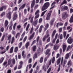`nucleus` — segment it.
Listing matches in <instances>:
<instances>
[{
  "label": "nucleus",
  "instance_id": "62",
  "mask_svg": "<svg viewBox=\"0 0 73 73\" xmlns=\"http://www.w3.org/2000/svg\"><path fill=\"white\" fill-rule=\"evenodd\" d=\"M5 12H3L1 14V16L3 17V16H4L5 15Z\"/></svg>",
  "mask_w": 73,
  "mask_h": 73
},
{
  "label": "nucleus",
  "instance_id": "43",
  "mask_svg": "<svg viewBox=\"0 0 73 73\" xmlns=\"http://www.w3.org/2000/svg\"><path fill=\"white\" fill-rule=\"evenodd\" d=\"M22 66H23V64H20L19 65L18 67V69H20L22 68Z\"/></svg>",
  "mask_w": 73,
  "mask_h": 73
},
{
  "label": "nucleus",
  "instance_id": "2",
  "mask_svg": "<svg viewBox=\"0 0 73 73\" xmlns=\"http://www.w3.org/2000/svg\"><path fill=\"white\" fill-rule=\"evenodd\" d=\"M62 19H66L68 17V14H67L66 12H64L62 15Z\"/></svg>",
  "mask_w": 73,
  "mask_h": 73
},
{
  "label": "nucleus",
  "instance_id": "25",
  "mask_svg": "<svg viewBox=\"0 0 73 73\" xmlns=\"http://www.w3.org/2000/svg\"><path fill=\"white\" fill-rule=\"evenodd\" d=\"M73 45L72 44L71 46L69 45L68 46L67 49H66L67 51H68L70 49H72L73 48Z\"/></svg>",
  "mask_w": 73,
  "mask_h": 73
},
{
  "label": "nucleus",
  "instance_id": "24",
  "mask_svg": "<svg viewBox=\"0 0 73 73\" xmlns=\"http://www.w3.org/2000/svg\"><path fill=\"white\" fill-rule=\"evenodd\" d=\"M35 0H33L32 2L31 6V8H32L34 7V5H35Z\"/></svg>",
  "mask_w": 73,
  "mask_h": 73
},
{
  "label": "nucleus",
  "instance_id": "28",
  "mask_svg": "<svg viewBox=\"0 0 73 73\" xmlns=\"http://www.w3.org/2000/svg\"><path fill=\"white\" fill-rule=\"evenodd\" d=\"M37 54H38V53H35L34 55L33 59L34 60L36 59V58H37Z\"/></svg>",
  "mask_w": 73,
  "mask_h": 73
},
{
  "label": "nucleus",
  "instance_id": "54",
  "mask_svg": "<svg viewBox=\"0 0 73 73\" xmlns=\"http://www.w3.org/2000/svg\"><path fill=\"white\" fill-rule=\"evenodd\" d=\"M22 42H20L19 44V45H18V46L19 47V48H20L21 47V46H22Z\"/></svg>",
  "mask_w": 73,
  "mask_h": 73
},
{
  "label": "nucleus",
  "instance_id": "47",
  "mask_svg": "<svg viewBox=\"0 0 73 73\" xmlns=\"http://www.w3.org/2000/svg\"><path fill=\"white\" fill-rule=\"evenodd\" d=\"M38 45H42V40L41 39H40L39 41Z\"/></svg>",
  "mask_w": 73,
  "mask_h": 73
},
{
  "label": "nucleus",
  "instance_id": "15",
  "mask_svg": "<svg viewBox=\"0 0 73 73\" xmlns=\"http://www.w3.org/2000/svg\"><path fill=\"white\" fill-rule=\"evenodd\" d=\"M25 35V31H24L21 35V38H20L19 41H22L23 40Z\"/></svg>",
  "mask_w": 73,
  "mask_h": 73
},
{
  "label": "nucleus",
  "instance_id": "56",
  "mask_svg": "<svg viewBox=\"0 0 73 73\" xmlns=\"http://www.w3.org/2000/svg\"><path fill=\"white\" fill-rule=\"evenodd\" d=\"M27 9H24V13L25 15H26L27 13Z\"/></svg>",
  "mask_w": 73,
  "mask_h": 73
},
{
  "label": "nucleus",
  "instance_id": "50",
  "mask_svg": "<svg viewBox=\"0 0 73 73\" xmlns=\"http://www.w3.org/2000/svg\"><path fill=\"white\" fill-rule=\"evenodd\" d=\"M4 58L3 57H2L0 60V64H1V63H2L3 62V60H4Z\"/></svg>",
  "mask_w": 73,
  "mask_h": 73
},
{
  "label": "nucleus",
  "instance_id": "49",
  "mask_svg": "<svg viewBox=\"0 0 73 73\" xmlns=\"http://www.w3.org/2000/svg\"><path fill=\"white\" fill-rule=\"evenodd\" d=\"M41 50V49L40 47H38V49L37 50V52L36 53H38H38H40V51Z\"/></svg>",
  "mask_w": 73,
  "mask_h": 73
},
{
  "label": "nucleus",
  "instance_id": "52",
  "mask_svg": "<svg viewBox=\"0 0 73 73\" xmlns=\"http://www.w3.org/2000/svg\"><path fill=\"white\" fill-rule=\"evenodd\" d=\"M48 57H48V56H47V57H46L44 58V63H45V62H46L47 61V60H48Z\"/></svg>",
  "mask_w": 73,
  "mask_h": 73
},
{
  "label": "nucleus",
  "instance_id": "20",
  "mask_svg": "<svg viewBox=\"0 0 73 73\" xmlns=\"http://www.w3.org/2000/svg\"><path fill=\"white\" fill-rule=\"evenodd\" d=\"M57 37H58V34H56L55 36V38L53 39L52 41L53 43L55 42V41H56V39L57 38Z\"/></svg>",
  "mask_w": 73,
  "mask_h": 73
},
{
  "label": "nucleus",
  "instance_id": "6",
  "mask_svg": "<svg viewBox=\"0 0 73 73\" xmlns=\"http://www.w3.org/2000/svg\"><path fill=\"white\" fill-rule=\"evenodd\" d=\"M67 42L69 44H71L73 42V39L71 37H70L67 40Z\"/></svg>",
  "mask_w": 73,
  "mask_h": 73
},
{
  "label": "nucleus",
  "instance_id": "34",
  "mask_svg": "<svg viewBox=\"0 0 73 73\" xmlns=\"http://www.w3.org/2000/svg\"><path fill=\"white\" fill-rule=\"evenodd\" d=\"M67 4V1H66V0H64L62 3L60 4V5L61 6V5H62L63 4Z\"/></svg>",
  "mask_w": 73,
  "mask_h": 73
},
{
  "label": "nucleus",
  "instance_id": "51",
  "mask_svg": "<svg viewBox=\"0 0 73 73\" xmlns=\"http://www.w3.org/2000/svg\"><path fill=\"white\" fill-rule=\"evenodd\" d=\"M66 35V32L64 31L63 32V37L64 38H65Z\"/></svg>",
  "mask_w": 73,
  "mask_h": 73
},
{
  "label": "nucleus",
  "instance_id": "44",
  "mask_svg": "<svg viewBox=\"0 0 73 73\" xmlns=\"http://www.w3.org/2000/svg\"><path fill=\"white\" fill-rule=\"evenodd\" d=\"M47 11V10H46L45 11H44L43 12H42L40 15L41 16H43L44 15V14Z\"/></svg>",
  "mask_w": 73,
  "mask_h": 73
},
{
  "label": "nucleus",
  "instance_id": "45",
  "mask_svg": "<svg viewBox=\"0 0 73 73\" xmlns=\"http://www.w3.org/2000/svg\"><path fill=\"white\" fill-rule=\"evenodd\" d=\"M55 57H54V56L52 60V64H53L54 62V61H55Z\"/></svg>",
  "mask_w": 73,
  "mask_h": 73
},
{
  "label": "nucleus",
  "instance_id": "11",
  "mask_svg": "<svg viewBox=\"0 0 73 73\" xmlns=\"http://www.w3.org/2000/svg\"><path fill=\"white\" fill-rule=\"evenodd\" d=\"M11 37L12 35H8L7 36V40H9L8 42V44H10L11 42Z\"/></svg>",
  "mask_w": 73,
  "mask_h": 73
},
{
  "label": "nucleus",
  "instance_id": "35",
  "mask_svg": "<svg viewBox=\"0 0 73 73\" xmlns=\"http://www.w3.org/2000/svg\"><path fill=\"white\" fill-rule=\"evenodd\" d=\"M55 4H56V2H53L52 3L51 5V6L52 7L50 8V9H52V8H54V7L55 6Z\"/></svg>",
  "mask_w": 73,
  "mask_h": 73
},
{
  "label": "nucleus",
  "instance_id": "58",
  "mask_svg": "<svg viewBox=\"0 0 73 73\" xmlns=\"http://www.w3.org/2000/svg\"><path fill=\"white\" fill-rule=\"evenodd\" d=\"M40 36H38V37L36 38V41L37 42V43L38 42V41H39V39H40Z\"/></svg>",
  "mask_w": 73,
  "mask_h": 73
},
{
  "label": "nucleus",
  "instance_id": "7",
  "mask_svg": "<svg viewBox=\"0 0 73 73\" xmlns=\"http://www.w3.org/2000/svg\"><path fill=\"white\" fill-rule=\"evenodd\" d=\"M11 11L9 10V12L7 13L6 15V16L7 18L9 19V20H11Z\"/></svg>",
  "mask_w": 73,
  "mask_h": 73
},
{
  "label": "nucleus",
  "instance_id": "14",
  "mask_svg": "<svg viewBox=\"0 0 73 73\" xmlns=\"http://www.w3.org/2000/svg\"><path fill=\"white\" fill-rule=\"evenodd\" d=\"M35 32H33L32 34L29 37V40H32L34 37V36H35Z\"/></svg>",
  "mask_w": 73,
  "mask_h": 73
},
{
  "label": "nucleus",
  "instance_id": "46",
  "mask_svg": "<svg viewBox=\"0 0 73 73\" xmlns=\"http://www.w3.org/2000/svg\"><path fill=\"white\" fill-rule=\"evenodd\" d=\"M18 50H19L18 47H15L14 50L15 52H17V51H18Z\"/></svg>",
  "mask_w": 73,
  "mask_h": 73
},
{
  "label": "nucleus",
  "instance_id": "57",
  "mask_svg": "<svg viewBox=\"0 0 73 73\" xmlns=\"http://www.w3.org/2000/svg\"><path fill=\"white\" fill-rule=\"evenodd\" d=\"M12 62L13 64H15L16 61H15V59L13 58L12 60Z\"/></svg>",
  "mask_w": 73,
  "mask_h": 73
},
{
  "label": "nucleus",
  "instance_id": "23",
  "mask_svg": "<svg viewBox=\"0 0 73 73\" xmlns=\"http://www.w3.org/2000/svg\"><path fill=\"white\" fill-rule=\"evenodd\" d=\"M25 5H26V3H25L23 4L22 6L19 8V10H21V9H24V8L25 7Z\"/></svg>",
  "mask_w": 73,
  "mask_h": 73
},
{
  "label": "nucleus",
  "instance_id": "4",
  "mask_svg": "<svg viewBox=\"0 0 73 73\" xmlns=\"http://www.w3.org/2000/svg\"><path fill=\"white\" fill-rule=\"evenodd\" d=\"M52 11H50L47 15L46 17V19L47 20H50V16L52 14Z\"/></svg>",
  "mask_w": 73,
  "mask_h": 73
},
{
  "label": "nucleus",
  "instance_id": "18",
  "mask_svg": "<svg viewBox=\"0 0 73 73\" xmlns=\"http://www.w3.org/2000/svg\"><path fill=\"white\" fill-rule=\"evenodd\" d=\"M66 47H67V46H66V45L65 44H63L62 48L63 52H64L65 51Z\"/></svg>",
  "mask_w": 73,
  "mask_h": 73
},
{
  "label": "nucleus",
  "instance_id": "38",
  "mask_svg": "<svg viewBox=\"0 0 73 73\" xmlns=\"http://www.w3.org/2000/svg\"><path fill=\"white\" fill-rule=\"evenodd\" d=\"M13 47H12L10 49V53H13Z\"/></svg>",
  "mask_w": 73,
  "mask_h": 73
},
{
  "label": "nucleus",
  "instance_id": "48",
  "mask_svg": "<svg viewBox=\"0 0 73 73\" xmlns=\"http://www.w3.org/2000/svg\"><path fill=\"white\" fill-rule=\"evenodd\" d=\"M33 32V27H32L31 29L30 30V34H32V33Z\"/></svg>",
  "mask_w": 73,
  "mask_h": 73
},
{
  "label": "nucleus",
  "instance_id": "19",
  "mask_svg": "<svg viewBox=\"0 0 73 73\" xmlns=\"http://www.w3.org/2000/svg\"><path fill=\"white\" fill-rule=\"evenodd\" d=\"M38 23V19H36V20L32 24L34 25V26L35 27L36 25H37V23Z\"/></svg>",
  "mask_w": 73,
  "mask_h": 73
},
{
  "label": "nucleus",
  "instance_id": "33",
  "mask_svg": "<svg viewBox=\"0 0 73 73\" xmlns=\"http://www.w3.org/2000/svg\"><path fill=\"white\" fill-rule=\"evenodd\" d=\"M12 25H13V23H10L9 27V29H10V30H12Z\"/></svg>",
  "mask_w": 73,
  "mask_h": 73
},
{
  "label": "nucleus",
  "instance_id": "13",
  "mask_svg": "<svg viewBox=\"0 0 73 73\" xmlns=\"http://www.w3.org/2000/svg\"><path fill=\"white\" fill-rule=\"evenodd\" d=\"M34 18V16H33L32 17V15H30L29 17V20H30V19H31L30 20V23H33V19Z\"/></svg>",
  "mask_w": 73,
  "mask_h": 73
},
{
  "label": "nucleus",
  "instance_id": "41",
  "mask_svg": "<svg viewBox=\"0 0 73 73\" xmlns=\"http://www.w3.org/2000/svg\"><path fill=\"white\" fill-rule=\"evenodd\" d=\"M69 21L70 23H73V17L72 16H71L70 19L69 20Z\"/></svg>",
  "mask_w": 73,
  "mask_h": 73
},
{
  "label": "nucleus",
  "instance_id": "26",
  "mask_svg": "<svg viewBox=\"0 0 73 73\" xmlns=\"http://www.w3.org/2000/svg\"><path fill=\"white\" fill-rule=\"evenodd\" d=\"M21 35V34L20 33H17L16 34V35L15 36V37L16 38H17V37H20Z\"/></svg>",
  "mask_w": 73,
  "mask_h": 73
},
{
  "label": "nucleus",
  "instance_id": "17",
  "mask_svg": "<svg viewBox=\"0 0 73 73\" xmlns=\"http://www.w3.org/2000/svg\"><path fill=\"white\" fill-rule=\"evenodd\" d=\"M64 25V23H61V22H60V23H57L56 25V28H58V26H62Z\"/></svg>",
  "mask_w": 73,
  "mask_h": 73
},
{
  "label": "nucleus",
  "instance_id": "9",
  "mask_svg": "<svg viewBox=\"0 0 73 73\" xmlns=\"http://www.w3.org/2000/svg\"><path fill=\"white\" fill-rule=\"evenodd\" d=\"M49 36V34H46L44 36L43 38L42 39L43 41L44 42V41H45V40H46V38H48V37Z\"/></svg>",
  "mask_w": 73,
  "mask_h": 73
},
{
  "label": "nucleus",
  "instance_id": "29",
  "mask_svg": "<svg viewBox=\"0 0 73 73\" xmlns=\"http://www.w3.org/2000/svg\"><path fill=\"white\" fill-rule=\"evenodd\" d=\"M15 41V37L14 36H13L12 37V39H11V44H12Z\"/></svg>",
  "mask_w": 73,
  "mask_h": 73
},
{
  "label": "nucleus",
  "instance_id": "64",
  "mask_svg": "<svg viewBox=\"0 0 73 73\" xmlns=\"http://www.w3.org/2000/svg\"><path fill=\"white\" fill-rule=\"evenodd\" d=\"M4 10V8H3V7L2 6L0 7V12L3 11Z\"/></svg>",
  "mask_w": 73,
  "mask_h": 73
},
{
  "label": "nucleus",
  "instance_id": "39",
  "mask_svg": "<svg viewBox=\"0 0 73 73\" xmlns=\"http://www.w3.org/2000/svg\"><path fill=\"white\" fill-rule=\"evenodd\" d=\"M29 27H30V24H28L26 29V31H28V29H29Z\"/></svg>",
  "mask_w": 73,
  "mask_h": 73
},
{
  "label": "nucleus",
  "instance_id": "40",
  "mask_svg": "<svg viewBox=\"0 0 73 73\" xmlns=\"http://www.w3.org/2000/svg\"><path fill=\"white\" fill-rule=\"evenodd\" d=\"M61 61V58H59L57 60V64H59L60 63V61Z\"/></svg>",
  "mask_w": 73,
  "mask_h": 73
},
{
  "label": "nucleus",
  "instance_id": "21",
  "mask_svg": "<svg viewBox=\"0 0 73 73\" xmlns=\"http://www.w3.org/2000/svg\"><path fill=\"white\" fill-rule=\"evenodd\" d=\"M9 24V22H8V20H5V24H4V26L5 28H6V27H7Z\"/></svg>",
  "mask_w": 73,
  "mask_h": 73
},
{
  "label": "nucleus",
  "instance_id": "5",
  "mask_svg": "<svg viewBox=\"0 0 73 73\" xmlns=\"http://www.w3.org/2000/svg\"><path fill=\"white\" fill-rule=\"evenodd\" d=\"M68 9V7L64 5L62 6L61 8V11L62 12Z\"/></svg>",
  "mask_w": 73,
  "mask_h": 73
},
{
  "label": "nucleus",
  "instance_id": "8",
  "mask_svg": "<svg viewBox=\"0 0 73 73\" xmlns=\"http://www.w3.org/2000/svg\"><path fill=\"white\" fill-rule=\"evenodd\" d=\"M50 52V50L49 49H47L46 50L45 54L46 55L48 54L47 55L48 57H49V56L50 55V53L49 52Z\"/></svg>",
  "mask_w": 73,
  "mask_h": 73
},
{
  "label": "nucleus",
  "instance_id": "16",
  "mask_svg": "<svg viewBox=\"0 0 73 73\" xmlns=\"http://www.w3.org/2000/svg\"><path fill=\"white\" fill-rule=\"evenodd\" d=\"M55 20V18H53L52 19H51L50 21V25H53L54 24V22Z\"/></svg>",
  "mask_w": 73,
  "mask_h": 73
},
{
  "label": "nucleus",
  "instance_id": "22",
  "mask_svg": "<svg viewBox=\"0 0 73 73\" xmlns=\"http://www.w3.org/2000/svg\"><path fill=\"white\" fill-rule=\"evenodd\" d=\"M49 24L48 23H47L46 25L45 28L44 29V31H46V30H47V29L49 28Z\"/></svg>",
  "mask_w": 73,
  "mask_h": 73
},
{
  "label": "nucleus",
  "instance_id": "12",
  "mask_svg": "<svg viewBox=\"0 0 73 73\" xmlns=\"http://www.w3.org/2000/svg\"><path fill=\"white\" fill-rule=\"evenodd\" d=\"M14 15L13 19V21H14V20H15L17 18L18 15H17V12H15L14 13Z\"/></svg>",
  "mask_w": 73,
  "mask_h": 73
},
{
  "label": "nucleus",
  "instance_id": "61",
  "mask_svg": "<svg viewBox=\"0 0 73 73\" xmlns=\"http://www.w3.org/2000/svg\"><path fill=\"white\" fill-rule=\"evenodd\" d=\"M51 69H52V68H50L47 71V73H50L51 70Z\"/></svg>",
  "mask_w": 73,
  "mask_h": 73
},
{
  "label": "nucleus",
  "instance_id": "30",
  "mask_svg": "<svg viewBox=\"0 0 73 73\" xmlns=\"http://www.w3.org/2000/svg\"><path fill=\"white\" fill-rule=\"evenodd\" d=\"M25 51H23L22 53V55L23 57V58H25L26 57V55L25 54Z\"/></svg>",
  "mask_w": 73,
  "mask_h": 73
},
{
  "label": "nucleus",
  "instance_id": "63",
  "mask_svg": "<svg viewBox=\"0 0 73 73\" xmlns=\"http://www.w3.org/2000/svg\"><path fill=\"white\" fill-rule=\"evenodd\" d=\"M42 19L40 18L38 21L39 23H41L42 22Z\"/></svg>",
  "mask_w": 73,
  "mask_h": 73
},
{
  "label": "nucleus",
  "instance_id": "27",
  "mask_svg": "<svg viewBox=\"0 0 73 73\" xmlns=\"http://www.w3.org/2000/svg\"><path fill=\"white\" fill-rule=\"evenodd\" d=\"M70 54V53H69L66 54V55L65 56V59H68V58H69V55Z\"/></svg>",
  "mask_w": 73,
  "mask_h": 73
},
{
  "label": "nucleus",
  "instance_id": "32",
  "mask_svg": "<svg viewBox=\"0 0 73 73\" xmlns=\"http://www.w3.org/2000/svg\"><path fill=\"white\" fill-rule=\"evenodd\" d=\"M56 33V30H54L53 32H52V38H53L54 36V35H55V34Z\"/></svg>",
  "mask_w": 73,
  "mask_h": 73
},
{
  "label": "nucleus",
  "instance_id": "53",
  "mask_svg": "<svg viewBox=\"0 0 73 73\" xmlns=\"http://www.w3.org/2000/svg\"><path fill=\"white\" fill-rule=\"evenodd\" d=\"M27 36H26L24 38L23 41V42L24 43L25 42V41L27 40Z\"/></svg>",
  "mask_w": 73,
  "mask_h": 73
},
{
  "label": "nucleus",
  "instance_id": "36",
  "mask_svg": "<svg viewBox=\"0 0 73 73\" xmlns=\"http://www.w3.org/2000/svg\"><path fill=\"white\" fill-rule=\"evenodd\" d=\"M58 47L57 45H54V50H57L58 49Z\"/></svg>",
  "mask_w": 73,
  "mask_h": 73
},
{
  "label": "nucleus",
  "instance_id": "42",
  "mask_svg": "<svg viewBox=\"0 0 73 73\" xmlns=\"http://www.w3.org/2000/svg\"><path fill=\"white\" fill-rule=\"evenodd\" d=\"M43 57H41L40 60L39 62L40 63H42L43 62Z\"/></svg>",
  "mask_w": 73,
  "mask_h": 73
},
{
  "label": "nucleus",
  "instance_id": "59",
  "mask_svg": "<svg viewBox=\"0 0 73 73\" xmlns=\"http://www.w3.org/2000/svg\"><path fill=\"white\" fill-rule=\"evenodd\" d=\"M4 29L3 27L1 28L0 29V32H4Z\"/></svg>",
  "mask_w": 73,
  "mask_h": 73
},
{
  "label": "nucleus",
  "instance_id": "37",
  "mask_svg": "<svg viewBox=\"0 0 73 73\" xmlns=\"http://www.w3.org/2000/svg\"><path fill=\"white\" fill-rule=\"evenodd\" d=\"M29 46V42H28L25 44V47L26 49H28V47Z\"/></svg>",
  "mask_w": 73,
  "mask_h": 73
},
{
  "label": "nucleus",
  "instance_id": "60",
  "mask_svg": "<svg viewBox=\"0 0 73 73\" xmlns=\"http://www.w3.org/2000/svg\"><path fill=\"white\" fill-rule=\"evenodd\" d=\"M17 25V23H15V24H14L13 28V29L14 30H15V27H16V25Z\"/></svg>",
  "mask_w": 73,
  "mask_h": 73
},
{
  "label": "nucleus",
  "instance_id": "3",
  "mask_svg": "<svg viewBox=\"0 0 73 73\" xmlns=\"http://www.w3.org/2000/svg\"><path fill=\"white\" fill-rule=\"evenodd\" d=\"M40 11L39 10H37L35 13V17L34 19H37L40 16Z\"/></svg>",
  "mask_w": 73,
  "mask_h": 73
},
{
  "label": "nucleus",
  "instance_id": "55",
  "mask_svg": "<svg viewBox=\"0 0 73 73\" xmlns=\"http://www.w3.org/2000/svg\"><path fill=\"white\" fill-rule=\"evenodd\" d=\"M5 38V35H3V36L2 37V38H1V41H3V40L4 39V38Z\"/></svg>",
  "mask_w": 73,
  "mask_h": 73
},
{
  "label": "nucleus",
  "instance_id": "10",
  "mask_svg": "<svg viewBox=\"0 0 73 73\" xmlns=\"http://www.w3.org/2000/svg\"><path fill=\"white\" fill-rule=\"evenodd\" d=\"M50 65V64H49V65H47L45 66H43V69L44 70V72H46V71L47 69H48L49 68V65Z\"/></svg>",
  "mask_w": 73,
  "mask_h": 73
},
{
  "label": "nucleus",
  "instance_id": "31",
  "mask_svg": "<svg viewBox=\"0 0 73 73\" xmlns=\"http://www.w3.org/2000/svg\"><path fill=\"white\" fill-rule=\"evenodd\" d=\"M32 49L33 52H35L36 49V46L34 45L32 47Z\"/></svg>",
  "mask_w": 73,
  "mask_h": 73
},
{
  "label": "nucleus",
  "instance_id": "1",
  "mask_svg": "<svg viewBox=\"0 0 73 73\" xmlns=\"http://www.w3.org/2000/svg\"><path fill=\"white\" fill-rule=\"evenodd\" d=\"M49 5H50V3L49 2H48L45 3L42 8L41 10L42 11H44L45 9H46L48 7H49Z\"/></svg>",
  "mask_w": 73,
  "mask_h": 73
}]
</instances>
